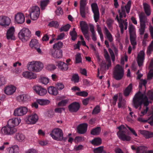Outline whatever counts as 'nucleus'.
I'll use <instances>...</instances> for the list:
<instances>
[{
	"label": "nucleus",
	"instance_id": "nucleus-1",
	"mask_svg": "<svg viewBox=\"0 0 153 153\" xmlns=\"http://www.w3.org/2000/svg\"><path fill=\"white\" fill-rule=\"evenodd\" d=\"M143 103L144 105L143 110L141 112L140 116H142L145 115L148 112L149 115L153 114V111L150 113L149 110V107L147 106L149 104L148 98L145 94H142L140 91L136 93L133 99V105L136 108H137Z\"/></svg>",
	"mask_w": 153,
	"mask_h": 153
},
{
	"label": "nucleus",
	"instance_id": "nucleus-2",
	"mask_svg": "<svg viewBox=\"0 0 153 153\" xmlns=\"http://www.w3.org/2000/svg\"><path fill=\"white\" fill-rule=\"evenodd\" d=\"M131 6V0H129L125 6L122 5L120 9L118 11L119 14V18L118 15H117L115 18V19L117 20L118 22L119 27L120 28L121 33L122 34L124 32V26L125 30H126L127 29L128 26L127 19L124 20L123 18L126 17V11L127 13H129Z\"/></svg>",
	"mask_w": 153,
	"mask_h": 153
},
{
	"label": "nucleus",
	"instance_id": "nucleus-3",
	"mask_svg": "<svg viewBox=\"0 0 153 153\" xmlns=\"http://www.w3.org/2000/svg\"><path fill=\"white\" fill-rule=\"evenodd\" d=\"M27 68L30 71L37 72L42 70L43 65L40 62L33 61L28 63Z\"/></svg>",
	"mask_w": 153,
	"mask_h": 153
},
{
	"label": "nucleus",
	"instance_id": "nucleus-4",
	"mask_svg": "<svg viewBox=\"0 0 153 153\" xmlns=\"http://www.w3.org/2000/svg\"><path fill=\"white\" fill-rule=\"evenodd\" d=\"M50 135L53 139L57 141H65L67 139L66 138H64L63 132L62 130L59 128L53 130Z\"/></svg>",
	"mask_w": 153,
	"mask_h": 153
},
{
	"label": "nucleus",
	"instance_id": "nucleus-5",
	"mask_svg": "<svg viewBox=\"0 0 153 153\" xmlns=\"http://www.w3.org/2000/svg\"><path fill=\"white\" fill-rule=\"evenodd\" d=\"M124 75V71L123 68L119 65H116L113 71L114 78L117 80H120L122 79Z\"/></svg>",
	"mask_w": 153,
	"mask_h": 153
},
{
	"label": "nucleus",
	"instance_id": "nucleus-6",
	"mask_svg": "<svg viewBox=\"0 0 153 153\" xmlns=\"http://www.w3.org/2000/svg\"><path fill=\"white\" fill-rule=\"evenodd\" d=\"M119 131L117 133V134L120 139L123 141H128L130 140V136L127 135L126 133L127 129L123 125H121L117 127Z\"/></svg>",
	"mask_w": 153,
	"mask_h": 153
},
{
	"label": "nucleus",
	"instance_id": "nucleus-7",
	"mask_svg": "<svg viewBox=\"0 0 153 153\" xmlns=\"http://www.w3.org/2000/svg\"><path fill=\"white\" fill-rule=\"evenodd\" d=\"M18 36L19 39L22 42H25L30 37L31 32L28 28H23L19 32Z\"/></svg>",
	"mask_w": 153,
	"mask_h": 153
},
{
	"label": "nucleus",
	"instance_id": "nucleus-8",
	"mask_svg": "<svg viewBox=\"0 0 153 153\" xmlns=\"http://www.w3.org/2000/svg\"><path fill=\"white\" fill-rule=\"evenodd\" d=\"M1 131L4 135H12L17 132V129L15 127L9 126L7 124L6 126L2 128Z\"/></svg>",
	"mask_w": 153,
	"mask_h": 153
},
{
	"label": "nucleus",
	"instance_id": "nucleus-9",
	"mask_svg": "<svg viewBox=\"0 0 153 153\" xmlns=\"http://www.w3.org/2000/svg\"><path fill=\"white\" fill-rule=\"evenodd\" d=\"M30 17L32 20H36L38 18L40 14L39 7L37 6L31 7L30 10Z\"/></svg>",
	"mask_w": 153,
	"mask_h": 153
},
{
	"label": "nucleus",
	"instance_id": "nucleus-10",
	"mask_svg": "<svg viewBox=\"0 0 153 153\" xmlns=\"http://www.w3.org/2000/svg\"><path fill=\"white\" fill-rule=\"evenodd\" d=\"M28 109L26 107L20 106L17 108L14 111L13 114L15 116L20 117L26 114Z\"/></svg>",
	"mask_w": 153,
	"mask_h": 153
},
{
	"label": "nucleus",
	"instance_id": "nucleus-11",
	"mask_svg": "<svg viewBox=\"0 0 153 153\" xmlns=\"http://www.w3.org/2000/svg\"><path fill=\"white\" fill-rule=\"evenodd\" d=\"M91 7L94 14V20L97 22L100 19V13L97 5L96 3H93L91 4Z\"/></svg>",
	"mask_w": 153,
	"mask_h": 153
},
{
	"label": "nucleus",
	"instance_id": "nucleus-12",
	"mask_svg": "<svg viewBox=\"0 0 153 153\" xmlns=\"http://www.w3.org/2000/svg\"><path fill=\"white\" fill-rule=\"evenodd\" d=\"M50 53L55 58L60 59L62 56V52L61 50L51 49Z\"/></svg>",
	"mask_w": 153,
	"mask_h": 153
},
{
	"label": "nucleus",
	"instance_id": "nucleus-13",
	"mask_svg": "<svg viewBox=\"0 0 153 153\" xmlns=\"http://www.w3.org/2000/svg\"><path fill=\"white\" fill-rule=\"evenodd\" d=\"M33 89L36 93L40 96H44L47 93L46 89L39 85H36L33 87Z\"/></svg>",
	"mask_w": 153,
	"mask_h": 153
},
{
	"label": "nucleus",
	"instance_id": "nucleus-14",
	"mask_svg": "<svg viewBox=\"0 0 153 153\" xmlns=\"http://www.w3.org/2000/svg\"><path fill=\"white\" fill-rule=\"evenodd\" d=\"M30 96L26 94L20 95L16 97L17 101L20 102L24 103L27 102L30 100Z\"/></svg>",
	"mask_w": 153,
	"mask_h": 153
},
{
	"label": "nucleus",
	"instance_id": "nucleus-15",
	"mask_svg": "<svg viewBox=\"0 0 153 153\" xmlns=\"http://www.w3.org/2000/svg\"><path fill=\"white\" fill-rule=\"evenodd\" d=\"M11 22V20L8 17L5 16H0V25L6 27L9 26Z\"/></svg>",
	"mask_w": 153,
	"mask_h": 153
},
{
	"label": "nucleus",
	"instance_id": "nucleus-16",
	"mask_svg": "<svg viewBox=\"0 0 153 153\" xmlns=\"http://www.w3.org/2000/svg\"><path fill=\"white\" fill-rule=\"evenodd\" d=\"M80 14L82 17L85 18L86 15L85 7L87 4V0H80Z\"/></svg>",
	"mask_w": 153,
	"mask_h": 153
},
{
	"label": "nucleus",
	"instance_id": "nucleus-17",
	"mask_svg": "<svg viewBox=\"0 0 153 153\" xmlns=\"http://www.w3.org/2000/svg\"><path fill=\"white\" fill-rule=\"evenodd\" d=\"M145 52L143 50L140 51L138 53L137 56V62L139 66H141L143 65L145 59Z\"/></svg>",
	"mask_w": 153,
	"mask_h": 153
},
{
	"label": "nucleus",
	"instance_id": "nucleus-18",
	"mask_svg": "<svg viewBox=\"0 0 153 153\" xmlns=\"http://www.w3.org/2000/svg\"><path fill=\"white\" fill-rule=\"evenodd\" d=\"M16 22L18 24H22L25 21V17L23 13H18L15 16Z\"/></svg>",
	"mask_w": 153,
	"mask_h": 153
},
{
	"label": "nucleus",
	"instance_id": "nucleus-19",
	"mask_svg": "<svg viewBox=\"0 0 153 153\" xmlns=\"http://www.w3.org/2000/svg\"><path fill=\"white\" fill-rule=\"evenodd\" d=\"M140 25H146L149 21V20L143 12L140 13L139 15Z\"/></svg>",
	"mask_w": 153,
	"mask_h": 153
},
{
	"label": "nucleus",
	"instance_id": "nucleus-20",
	"mask_svg": "<svg viewBox=\"0 0 153 153\" xmlns=\"http://www.w3.org/2000/svg\"><path fill=\"white\" fill-rule=\"evenodd\" d=\"M80 107V105L78 102H74L68 106L69 111L72 112H76L79 109Z\"/></svg>",
	"mask_w": 153,
	"mask_h": 153
},
{
	"label": "nucleus",
	"instance_id": "nucleus-21",
	"mask_svg": "<svg viewBox=\"0 0 153 153\" xmlns=\"http://www.w3.org/2000/svg\"><path fill=\"white\" fill-rule=\"evenodd\" d=\"M39 119L37 115L36 114H31L27 118V122L30 124H34Z\"/></svg>",
	"mask_w": 153,
	"mask_h": 153
},
{
	"label": "nucleus",
	"instance_id": "nucleus-22",
	"mask_svg": "<svg viewBox=\"0 0 153 153\" xmlns=\"http://www.w3.org/2000/svg\"><path fill=\"white\" fill-rule=\"evenodd\" d=\"M88 124L86 123L80 124L77 128V132L80 134H84L87 131Z\"/></svg>",
	"mask_w": 153,
	"mask_h": 153
},
{
	"label": "nucleus",
	"instance_id": "nucleus-23",
	"mask_svg": "<svg viewBox=\"0 0 153 153\" xmlns=\"http://www.w3.org/2000/svg\"><path fill=\"white\" fill-rule=\"evenodd\" d=\"M16 87L12 85H10L4 88V92L7 95L13 94L16 91Z\"/></svg>",
	"mask_w": 153,
	"mask_h": 153
},
{
	"label": "nucleus",
	"instance_id": "nucleus-24",
	"mask_svg": "<svg viewBox=\"0 0 153 153\" xmlns=\"http://www.w3.org/2000/svg\"><path fill=\"white\" fill-rule=\"evenodd\" d=\"M23 76L25 78L29 79H34L36 78V74L30 71H26L23 72L22 74Z\"/></svg>",
	"mask_w": 153,
	"mask_h": 153
},
{
	"label": "nucleus",
	"instance_id": "nucleus-25",
	"mask_svg": "<svg viewBox=\"0 0 153 153\" xmlns=\"http://www.w3.org/2000/svg\"><path fill=\"white\" fill-rule=\"evenodd\" d=\"M21 122V120L18 118H13L9 120L7 124L9 126H18Z\"/></svg>",
	"mask_w": 153,
	"mask_h": 153
},
{
	"label": "nucleus",
	"instance_id": "nucleus-26",
	"mask_svg": "<svg viewBox=\"0 0 153 153\" xmlns=\"http://www.w3.org/2000/svg\"><path fill=\"white\" fill-rule=\"evenodd\" d=\"M15 29L13 27H11L7 30V37L8 39H11L15 40V38L14 35Z\"/></svg>",
	"mask_w": 153,
	"mask_h": 153
},
{
	"label": "nucleus",
	"instance_id": "nucleus-27",
	"mask_svg": "<svg viewBox=\"0 0 153 153\" xmlns=\"http://www.w3.org/2000/svg\"><path fill=\"white\" fill-rule=\"evenodd\" d=\"M57 66L60 70L62 71H65L68 69V67L67 64L60 61L57 62Z\"/></svg>",
	"mask_w": 153,
	"mask_h": 153
},
{
	"label": "nucleus",
	"instance_id": "nucleus-28",
	"mask_svg": "<svg viewBox=\"0 0 153 153\" xmlns=\"http://www.w3.org/2000/svg\"><path fill=\"white\" fill-rule=\"evenodd\" d=\"M15 138L16 140L20 142H22L25 141L26 138L25 135L23 134L17 133L15 135Z\"/></svg>",
	"mask_w": 153,
	"mask_h": 153
},
{
	"label": "nucleus",
	"instance_id": "nucleus-29",
	"mask_svg": "<svg viewBox=\"0 0 153 153\" xmlns=\"http://www.w3.org/2000/svg\"><path fill=\"white\" fill-rule=\"evenodd\" d=\"M139 131L140 133L146 139L151 138L153 137V132L141 130H140Z\"/></svg>",
	"mask_w": 153,
	"mask_h": 153
},
{
	"label": "nucleus",
	"instance_id": "nucleus-30",
	"mask_svg": "<svg viewBox=\"0 0 153 153\" xmlns=\"http://www.w3.org/2000/svg\"><path fill=\"white\" fill-rule=\"evenodd\" d=\"M30 46L32 49H34L40 47V45L37 40L33 39L30 42Z\"/></svg>",
	"mask_w": 153,
	"mask_h": 153
},
{
	"label": "nucleus",
	"instance_id": "nucleus-31",
	"mask_svg": "<svg viewBox=\"0 0 153 153\" xmlns=\"http://www.w3.org/2000/svg\"><path fill=\"white\" fill-rule=\"evenodd\" d=\"M48 93L53 95H56L58 93V90L53 86H50L48 88Z\"/></svg>",
	"mask_w": 153,
	"mask_h": 153
},
{
	"label": "nucleus",
	"instance_id": "nucleus-32",
	"mask_svg": "<svg viewBox=\"0 0 153 153\" xmlns=\"http://www.w3.org/2000/svg\"><path fill=\"white\" fill-rule=\"evenodd\" d=\"M143 7L146 14L148 16H149L151 13V8L149 5L146 3H144Z\"/></svg>",
	"mask_w": 153,
	"mask_h": 153
},
{
	"label": "nucleus",
	"instance_id": "nucleus-33",
	"mask_svg": "<svg viewBox=\"0 0 153 153\" xmlns=\"http://www.w3.org/2000/svg\"><path fill=\"white\" fill-rule=\"evenodd\" d=\"M104 33L106 35L107 38L110 42H112L113 41V39L111 34L105 27H104Z\"/></svg>",
	"mask_w": 153,
	"mask_h": 153
},
{
	"label": "nucleus",
	"instance_id": "nucleus-34",
	"mask_svg": "<svg viewBox=\"0 0 153 153\" xmlns=\"http://www.w3.org/2000/svg\"><path fill=\"white\" fill-rule=\"evenodd\" d=\"M89 27L90 30L92 34V39L93 41H96L97 40V37L94 30V26L93 25L90 24Z\"/></svg>",
	"mask_w": 153,
	"mask_h": 153
},
{
	"label": "nucleus",
	"instance_id": "nucleus-35",
	"mask_svg": "<svg viewBox=\"0 0 153 153\" xmlns=\"http://www.w3.org/2000/svg\"><path fill=\"white\" fill-rule=\"evenodd\" d=\"M132 84L130 83L126 88L124 92V94L125 96H127L129 95L132 91Z\"/></svg>",
	"mask_w": 153,
	"mask_h": 153
},
{
	"label": "nucleus",
	"instance_id": "nucleus-36",
	"mask_svg": "<svg viewBox=\"0 0 153 153\" xmlns=\"http://www.w3.org/2000/svg\"><path fill=\"white\" fill-rule=\"evenodd\" d=\"M91 143L94 146L100 145L102 143V140L100 138H95L91 141Z\"/></svg>",
	"mask_w": 153,
	"mask_h": 153
},
{
	"label": "nucleus",
	"instance_id": "nucleus-37",
	"mask_svg": "<svg viewBox=\"0 0 153 153\" xmlns=\"http://www.w3.org/2000/svg\"><path fill=\"white\" fill-rule=\"evenodd\" d=\"M37 102L42 105H46L50 103V101L48 100L43 99H39L37 100Z\"/></svg>",
	"mask_w": 153,
	"mask_h": 153
},
{
	"label": "nucleus",
	"instance_id": "nucleus-38",
	"mask_svg": "<svg viewBox=\"0 0 153 153\" xmlns=\"http://www.w3.org/2000/svg\"><path fill=\"white\" fill-rule=\"evenodd\" d=\"M80 25L82 32L88 30V25L85 22L83 21H81L80 23Z\"/></svg>",
	"mask_w": 153,
	"mask_h": 153
},
{
	"label": "nucleus",
	"instance_id": "nucleus-39",
	"mask_svg": "<svg viewBox=\"0 0 153 153\" xmlns=\"http://www.w3.org/2000/svg\"><path fill=\"white\" fill-rule=\"evenodd\" d=\"M136 35H130V39L131 44L133 46V48H134V46L137 44Z\"/></svg>",
	"mask_w": 153,
	"mask_h": 153
},
{
	"label": "nucleus",
	"instance_id": "nucleus-40",
	"mask_svg": "<svg viewBox=\"0 0 153 153\" xmlns=\"http://www.w3.org/2000/svg\"><path fill=\"white\" fill-rule=\"evenodd\" d=\"M129 31L130 35H136L135 27L132 24L129 25Z\"/></svg>",
	"mask_w": 153,
	"mask_h": 153
},
{
	"label": "nucleus",
	"instance_id": "nucleus-41",
	"mask_svg": "<svg viewBox=\"0 0 153 153\" xmlns=\"http://www.w3.org/2000/svg\"><path fill=\"white\" fill-rule=\"evenodd\" d=\"M101 131L100 127H97L96 128L93 129L91 131V134L96 135L99 134Z\"/></svg>",
	"mask_w": 153,
	"mask_h": 153
},
{
	"label": "nucleus",
	"instance_id": "nucleus-42",
	"mask_svg": "<svg viewBox=\"0 0 153 153\" xmlns=\"http://www.w3.org/2000/svg\"><path fill=\"white\" fill-rule=\"evenodd\" d=\"M119 102L118 103V108H120L124 106L125 104V101L121 97H120L118 99Z\"/></svg>",
	"mask_w": 153,
	"mask_h": 153
},
{
	"label": "nucleus",
	"instance_id": "nucleus-43",
	"mask_svg": "<svg viewBox=\"0 0 153 153\" xmlns=\"http://www.w3.org/2000/svg\"><path fill=\"white\" fill-rule=\"evenodd\" d=\"M8 150L9 151L7 153H17L19 150V149L17 146H14L12 148H10Z\"/></svg>",
	"mask_w": 153,
	"mask_h": 153
},
{
	"label": "nucleus",
	"instance_id": "nucleus-44",
	"mask_svg": "<svg viewBox=\"0 0 153 153\" xmlns=\"http://www.w3.org/2000/svg\"><path fill=\"white\" fill-rule=\"evenodd\" d=\"M70 35L71 36L72 40L75 41L77 38V33L75 30V28H74L73 31H70Z\"/></svg>",
	"mask_w": 153,
	"mask_h": 153
},
{
	"label": "nucleus",
	"instance_id": "nucleus-45",
	"mask_svg": "<svg viewBox=\"0 0 153 153\" xmlns=\"http://www.w3.org/2000/svg\"><path fill=\"white\" fill-rule=\"evenodd\" d=\"M82 59L81 54L79 53H77L75 55V63L77 64L82 62Z\"/></svg>",
	"mask_w": 153,
	"mask_h": 153
},
{
	"label": "nucleus",
	"instance_id": "nucleus-46",
	"mask_svg": "<svg viewBox=\"0 0 153 153\" xmlns=\"http://www.w3.org/2000/svg\"><path fill=\"white\" fill-rule=\"evenodd\" d=\"M39 82H41L43 84L46 85L49 82V80L48 78L42 76L39 79Z\"/></svg>",
	"mask_w": 153,
	"mask_h": 153
},
{
	"label": "nucleus",
	"instance_id": "nucleus-47",
	"mask_svg": "<svg viewBox=\"0 0 153 153\" xmlns=\"http://www.w3.org/2000/svg\"><path fill=\"white\" fill-rule=\"evenodd\" d=\"M146 28V25H140V27L139 31V34L140 35H143L145 31Z\"/></svg>",
	"mask_w": 153,
	"mask_h": 153
},
{
	"label": "nucleus",
	"instance_id": "nucleus-48",
	"mask_svg": "<svg viewBox=\"0 0 153 153\" xmlns=\"http://www.w3.org/2000/svg\"><path fill=\"white\" fill-rule=\"evenodd\" d=\"M48 26L51 27H53L55 28H58L59 25L57 21H52L49 23Z\"/></svg>",
	"mask_w": 153,
	"mask_h": 153
},
{
	"label": "nucleus",
	"instance_id": "nucleus-49",
	"mask_svg": "<svg viewBox=\"0 0 153 153\" xmlns=\"http://www.w3.org/2000/svg\"><path fill=\"white\" fill-rule=\"evenodd\" d=\"M146 149V147L143 146H140L138 147L137 148V152L142 153Z\"/></svg>",
	"mask_w": 153,
	"mask_h": 153
},
{
	"label": "nucleus",
	"instance_id": "nucleus-50",
	"mask_svg": "<svg viewBox=\"0 0 153 153\" xmlns=\"http://www.w3.org/2000/svg\"><path fill=\"white\" fill-rule=\"evenodd\" d=\"M63 45V43L62 42H59L54 44L53 45V48L54 49L60 48L62 47Z\"/></svg>",
	"mask_w": 153,
	"mask_h": 153
},
{
	"label": "nucleus",
	"instance_id": "nucleus-51",
	"mask_svg": "<svg viewBox=\"0 0 153 153\" xmlns=\"http://www.w3.org/2000/svg\"><path fill=\"white\" fill-rule=\"evenodd\" d=\"M49 2L48 0H44L41 2L40 5L42 9L44 10L45 9V7L47 5Z\"/></svg>",
	"mask_w": 153,
	"mask_h": 153
},
{
	"label": "nucleus",
	"instance_id": "nucleus-52",
	"mask_svg": "<svg viewBox=\"0 0 153 153\" xmlns=\"http://www.w3.org/2000/svg\"><path fill=\"white\" fill-rule=\"evenodd\" d=\"M71 27V25L69 24H67L65 25L62 27L60 29V31H68Z\"/></svg>",
	"mask_w": 153,
	"mask_h": 153
},
{
	"label": "nucleus",
	"instance_id": "nucleus-53",
	"mask_svg": "<svg viewBox=\"0 0 153 153\" xmlns=\"http://www.w3.org/2000/svg\"><path fill=\"white\" fill-rule=\"evenodd\" d=\"M103 149V147L101 146L95 149L94 150V153H102Z\"/></svg>",
	"mask_w": 153,
	"mask_h": 153
},
{
	"label": "nucleus",
	"instance_id": "nucleus-54",
	"mask_svg": "<svg viewBox=\"0 0 153 153\" xmlns=\"http://www.w3.org/2000/svg\"><path fill=\"white\" fill-rule=\"evenodd\" d=\"M79 77L77 74H74L71 79V80L74 82H78L79 81Z\"/></svg>",
	"mask_w": 153,
	"mask_h": 153
},
{
	"label": "nucleus",
	"instance_id": "nucleus-55",
	"mask_svg": "<svg viewBox=\"0 0 153 153\" xmlns=\"http://www.w3.org/2000/svg\"><path fill=\"white\" fill-rule=\"evenodd\" d=\"M100 106L98 105H97L93 110L92 114H97L100 112Z\"/></svg>",
	"mask_w": 153,
	"mask_h": 153
},
{
	"label": "nucleus",
	"instance_id": "nucleus-56",
	"mask_svg": "<svg viewBox=\"0 0 153 153\" xmlns=\"http://www.w3.org/2000/svg\"><path fill=\"white\" fill-rule=\"evenodd\" d=\"M76 95L83 97H86L88 96V93L85 91H82L76 93Z\"/></svg>",
	"mask_w": 153,
	"mask_h": 153
},
{
	"label": "nucleus",
	"instance_id": "nucleus-57",
	"mask_svg": "<svg viewBox=\"0 0 153 153\" xmlns=\"http://www.w3.org/2000/svg\"><path fill=\"white\" fill-rule=\"evenodd\" d=\"M113 22V21L110 19H108L107 20L106 23L109 29H111L112 28V25Z\"/></svg>",
	"mask_w": 153,
	"mask_h": 153
},
{
	"label": "nucleus",
	"instance_id": "nucleus-58",
	"mask_svg": "<svg viewBox=\"0 0 153 153\" xmlns=\"http://www.w3.org/2000/svg\"><path fill=\"white\" fill-rule=\"evenodd\" d=\"M55 13L56 15L58 16H59L63 14V10L62 8L60 7H57V10L55 11Z\"/></svg>",
	"mask_w": 153,
	"mask_h": 153
},
{
	"label": "nucleus",
	"instance_id": "nucleus-59",
	"mask_svg": "<svg viewBox=\"0 0 153 153\" xmlns=\"http://www.w3.org/2000/svg\"><path fill=\"white\" fill-rule=\"evenodd\" d=\"M147 96H146L147 98L148 97L149 99L153 100V91H149L147 94Z\"/></svg>",
	"mask_w": 153,
	"mask_h": 153
},
{
	"label": "nucleus",
	"instance_id": "nucleus-60",
	"mask_svg": "<svg viewBox=\"0 0 153 153\" xmlns=\"http://www.w3.org/2000/svg\"><path fill=\"white\" fill-rule=\"evenodd\" d=\"M68 102V101L66 100H63L59 102L58 105L59 106H64L66 105Z\"/></svg>",
	"mask_w": 153,
	"mask_h": 153
},
{
	"label": "nucleus",
	"instance_id": "nucleus-61",
	"mask_svg": "<svg viewBox=\"0 0 153 153\" xmlns=\"http://www.w3.org/2000/svg\"><path fill=\"white\" fill-rule=\"evenodd\" d=\"M46 68L48 70L51 71L56 69V67L53 64H49L47 65Z\"/></svg>",
	"mask_w": 153,
	"mask_h": 153
},
{
	"label": "nucleus",
	"instance_id": "nucleus-62",
	"mask_svg": "<svg viewBox=\"0 0 153 153\" xmlns=\"http://www.w3.org/2000/svg\"><path fill=\"white\" fill-rule=\"evenodd\" d=\"M108 50L110 54L112 61L113 62H114L115 60V56L114 52L113 50L110 48Z\"/></svg>",
	"mask_w": 153,
	"mask_h": 153
},
{
	"label": "nucleus",
	"instance_id": "nucleus-63",
	"mask_svg": "<svg viewBox=\"0 0 153 153\" xmlns=\"http://www.w3.org/2000/svg\"><path fill=\"white\" fill-rule=\"evenodd\" d=\"M104 52L105 58L107 60H109V59H110V56L107 51L106 49H104Z\"/></svg>",
	"mask_w": 153,
	"mask_h": 153
},
{
	"label": "nucleus",
	"instance_id": "nucleus-64",
	"mask_svg": "<svg viewBox=\"0 0 153 153\" xmlns=\"http://www.w3.org/2000/svg\"><path fill=\"white\" fill-rule=\"evenodd\" d=\"M148 79H151L153 77V70L151 69L148 75Z\"/></svg>",
	"mask_w": 153,
	"mask_h": 153
}]
</instances>
